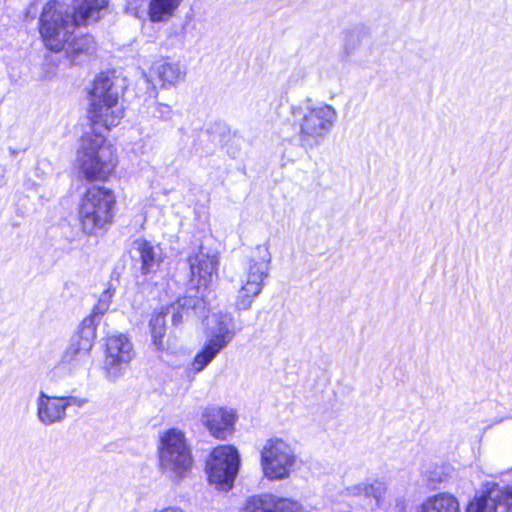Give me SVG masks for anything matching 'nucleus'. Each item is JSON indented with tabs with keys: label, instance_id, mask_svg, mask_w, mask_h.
Returning a JSON list of instances; mask_svg holds the SVG:
<instances>
[{
	"label": "nucleus",
	"instance_id": "obj_22",
	"mask_svg": "<svg viewBox=\"0 0 512 512\" xmlns=\"http://www.w3.org/2000/svg\"><path fill=\"white\" fill-rule=\"evenodd\" d=\"M183 0H150L148 17L153 23L167 22L180 7Z\"/></svg>",
	"mask_w": 512,
	"mask_h": 512
},
{
	"label": "nucleus",
	"instance_id": "obj_28",
	"mask_svg": "<svg viewBox=\"0 0 512 512\" xmlns=\"http://www.w3.org/2000/svg\"><path fill=\"white\" fill-rule=\"evenodd\" d=\"M408 503L404 497H398L395 499V509L396 512H405L407 509Z\"/></svg>",
	"mask_w": 512,
	"mask_h": 512
},
{
	"label": "nucleus",
	"instance_id": "obj_30",
	"mask_svg": "<svg viewBox=\"0 0 512 512\" xmlns=\"http://www.w3.org/2000/svg\"><path fill=\"white\" fill-rule=\"evenodd\" d=\"M154 512H183L180 508H176V507H167V508H164L162 510H159V511H154Z\"/></svg>",
	"mask_w": 512,
	"mask_h": 512
},
{
	"label": "nucleus",
	"instance_id": "obj_19",
	"mask_svg": "<svg viewBox=\"0 0 512 512\" xmlns=\"http://www.w3.org/2000/svg\"><path fill=\"white\" fill-rule=\"evenodd\" d=\"M152 69L163 89L176 87L186 76L185 67L179 62H159Z\"/></svg>",
	"mask_w": 512,
	"mask_h": 512
},
{
	"label": "nucleus",
	"instance_id": "obj_21",
	"mask_svg": "<svg viewBox=\"0 0 512 512\" xmlns=\"http://www.w3.org/2000/svg\"><path fill=\"white\" fill-rule=\"evenodd\" d=\"M139 74L141 75V80L138 85L144 86L146 89L147 99L153 101L154 107L151 112L152 116L158 118L163 121H169L172 119L173 110L172 108L164 103L155 102L158 97V89L157 87L150 81L147 74L138 69Z\"/></svg>",
	"mask_w": 512,
	"mask_h": 512
},
{
	"label": "nucleus",
	"instance_id": "obj_32",
	"mask_svg": "<svg viewBox=\"0 0 512 512\" xmlns=\"http://www.w3.org/2000/svg\"><path fill=\"white\" fill-rule=\"evenodd\" d=\"M9 153H10V155H11L12 157H14V156H16V155L19 153V151H18V150H16V149H14V148H11V147H10V148H9Z\"/></svg>",
	"mask_w": 512,
	"mask_h": 512
},
{
	"label": "nucleus",
	"instance_id": "obj_8",
	"mask_svg": "<svg viewBox=\"0 0 512 512\" xmlns=\"http://www.w3.org/2000/svg\"><path fill=\"white\" fill-rule=\"evenodd\" d=\"M260 455L262 472L269 480L288 478L296 463L293 448L281 438L268 439L263 445Z\"/></svg>",
	"mask_w": 512,
	"mask_h": 512
},
{
	"label": "nucleus",
	"instance_id": "obj_10",
	"mask_svg": "<svg viewBox=\"0 0 512 512\" xmlns=\"http://www.w3.org/2000/svg\"><path fill=\"white\" fill-rule=\"evenodd\" d=\"M240 466V455L230 445H221L213 449L206 463L208 480L221 490L232 488Z\"/></svg>",
	"mask_w": 512,
	"mask_h": 512
},
{
	"label": "nucleus",
	"instance_id": "obj_26",
	"mask_svg": "<svg viewBox=\"0 0 512 512\" xmlns=\"http://www.w3.org/2000/svg\"><path fill=\"white\" fill-rule=\"evenodd\" d=\"M59 400L62 402V405H64V410L67 413V409L70 406H76L78 408L84 407L88 403L87 398L69 395V396H59Z\"/></svg>",
	"mask_w": 512,
	"mask_h": 512
},
{
	"label": "nucleus",
	"instance_id": "obj_2",
	"mask_svg": "<svg viewBox=\"0 0 512 512\" xmlns=\"http://www.w3.org/2000/svg\"><path fill=\"white\" fill-rule=\"evenodd\" d=\"M106 5V0H74V13L68 14L56 9L55 2H48L40 17V34L46 47L61 51L75 27L99 20Z\"/></svg>",
	"mask_w": 512,
	"mask_h": 512
},
{
	"label": "nucleus",
	"instance_id": "obj_6",
	"mask_svg": "<svg viewBox=\"0 0 512 512\" xmlns=\"http://www.w3.org/2000/svg\"><path fill=\"white\" fill-rule=\"evenodd\" d=\"M237 333L235 321L230 313H217L211 316L206 328V342L192 362V369L199 373L225 349Z\"/></svg>",
	"mask_w": 512,
	"mask_h": 512
},
{
	"label": "nucleus",
	"instance_id": "obj_1",
	"mask_svg": "<svg viewBox=\"0 0 512 512\" xmlns=\"http://www.w3.org/2000/svg\"><path fill=\"white\" fill-rule=\"evenodd\" d=\"M126 87V79L119 77L115 70L101 73L94 81L88 111L93 131L81 138L77 152L79 171L89 182L106 181L116 168L113 147L107 143L102 131L116 126L123 117L124 111L118 107V99Z\"/></svg>",
	"mask_w": 512,
	"mask_h": 512
},
{
	"label": "nucleus",
	"instance_id": "obj_4",
	"mask_svg": "<svg viewBox=\"0 0 512 512\" xmlns=\"http://www.w3.org/2000/svg\"><path fill=\"white\" fill-rule=\"evenodd\" d=\"M271 260L272 255L268 242L255 247L239 276V287L234 303L236 310H249L256 298L262 293L265 280L270 275Z\"/></svg>",
	"mask_w": 512,
	"mask_h": 512
},
{
	"label": "nucleus",
	"instance_id": "obj_14",
	"mask_svg": "<svg viewBox=\"0 0 512 512\" xmlns=\"http://www.w3.org/2000/svg\"><path fill=\"white\" fill-rule=\"evenodd\" d=\"M240 512H304V510L295 500L263 494L248 498Z\"/></svg>",
	"mask_w": 512,
	"mask_h": 512
},
{
	"label": "nucleus",
	"instance_id": "obj_3",
	"mask_svg": "<svg viewBox=\"0 0 512 512\" xmlns=\"http://www.w3.org/2000/svg\"><path fill=\"white\" fill-rule=\"evenodd\" d=\"M292 122L298 127V141L301 147L312 149L319 146L334 128L338 112L330 104H313L308 99L304 106L291 105Z\"/></svg>",
	"mask_w": 512,
	"mask_h": 512
},
{
	"label": "nucleus",
	"instance_id": "obj_18",
	"mask_svg": "<svg viewBox=\"0 0 512 512\" xmlns=\"http://www.w3.org/2000/svg\"><path fill=\"white\" fill-rule=\"evenodd\" d=\"M133 246L139 255L142 274L156 272L163 260L160 246L146 240H136Z\"/></svg>",
	"mask_w": 512,
	"mask_h": 512
},
{
	"label": "nucleus",
	"instance_id": "obj_16",
	"mask_svg": "<svg viewBox=\"0 0 512 512\" xmlns=\"http://www.w3.org/2000/svg\"><path fill=\"white\" fill-rule=\"evenodd\" d=\"M188 261L192 280H196L199 286L206 289L212 283L214 277L217 276L218 257L200 251L194 256H190Z\"/></svg>",
	"mask_w": 512,
	"mask_h": 512
},
{
	"label": "nucleus",
	"instance_id": "obj_27",
	"mask_svg": "<svg viewBox=\"0 0 512 512\" xmlns=\"http://www.w3.org/2000/svg\"><path fill=\"white\" fill-rule=\"evenodd\" d=\"M364 487H366V482L352 486L348 488L349 494L352 496H366V489L364 490Z\"/></svg>",
	"mask_w": 512,
	"mask_h": 512
},
{
	"label": "nucleus",
	"instance_id": "obj_23",
	"mask_svg": "<svg viewBox=\"0 0 512 512\" xmlns=\"http://www.w3.org/2000/svg\"><path fill=\"white\" fill-rule=\"evenodd\" d=\"M73 31L69 34L67 41L64 46L67 44V54L71 57V61L74 62L76 56L80 53H88L94 48V40L91 35H82L79 37L73 38L69 41L72 36Z\"/></svg>",
	"mask_w": 512,
	"mask_h": 512
},
{
	"label": "nucleus",
	"instance_id": "obj_31",
	"mask_svg": "<svg viewBox=\"0 0 512 512\" xmlns=\"http://www.w3.org/2000/svg\"><path fill=\"white\" fill-rule=\"evenodd\" d=\"M119 276H120V273H119V272H117V270H114V271L112 272V275H111V277H112V281H113V280H118Z\"/></svg>",
	"mask_w": 512,
	"mask_h": 512
},
{
	"label": "nucleus",
	"instance_id": "obj_13",
	"mask_svg": "<svg viewBox=\"0 0 512 512\" xmlns=\"http://www.w3.org/2000/svg\"><path fill=\"white\" fill-rule=\"evenodd\" d=\"M128 339L124 335L111 336L107 339V350L104 361L106 377L115 382L125 372L128 350L125 349Z\"/></svg>",
	"mask_w": 512,
	"mask_h": 512
},
{
	"label": "nucleus",
	"instance_id": "obj_7",
	"mask_svg": "<svg viewBox=\"0 0 512 512\" xmlns=\"http://www.w3.org/2000/svg\"><path fill=\"white\" fill-rule=\"evenodd\" d=\"M114 204L115 196L111 190L99 186L89 188L79 209L83 232L91 235L109 224Z\"/></svg>",
	"mask_w": 512,
	"mask_h": 512
},
{
	"label": "nucleus",
	"instance_id": "obj_9",
	"mask_svg": "<svg viewBox=\"0 0 512 512\" xmlns=\"http://www.w3.org/2000/svg\"><path fill=\"white\" fill-rule=\"evenodd\" d=\"M159 459L164 471L181 477L192 465L191 451L184 434L177 429H169L161 437Z\"/></svg>",
	"mask_w": 512,
	"mask_h": 512
},
{
	"label": "nucleus",
	"instance_id": "obj_24",
	"mask_svg": "<svg viewBox=\"0 0 512 512\" xmlns=\"http://www.w3.org/2000/svg\"><path fill=\"white\" fill-rule=\"evenodd\" d=\"M112 285L107 288L99 297L97 304L93 307L92 313L86 318H91L93 321V328L96 330L97 325L101 319V316L108 310L111 302V298L114 293Z\"/></svg>",
	"mask_w": 512,
	"mask_h": 512
},
{
	"label": "nucleus",
	"instance_id": "obj_11",
	"mask_svg": "<svg viewBox=\"0 0 512 512\" xmlns=\"http://www.w3.org/2000/svg\"><path fill=\"white\" fill-rule=\"evenodd\" d=\"M190 311L197 317H206V304L201 297L185 296L177 300L176 303L167 307L166 312L156 314L150 321L151 335L153 344L157 350H165L166 346L163 342L165 335V316L172 314V322L178 325L183 320V314L189 315Z\"/></svg>",
	"mask_w": 512,
	"mask_h": 512
},
{
	"label": "nucleus",
	"instance_id": "obj_17",
	"mask_svg": "<svg viewBox=\"0 0 512 512\" xmlns=\"http://www.w3.org/2000/svg\"><path fill=\"white\" fill-rule=\"evenodd\" d=\"M37 419L44 426H52L63 422L67 413L64 405L59 400V396H50L43 391L39 392L36 400Z\"/></svg>",
	"mask_w": 512,
	"mask_h": 512
},
{
	"label": "nucleus",
	"instance_id": "obj_5",
	"mask_svg": "<svg viewBox=\"0 0 512 512\" xmlns=\"http://www.w3.org/2000/svg\"><path fill=\"white\" fill-rule=\"evenodd\" d=\"M96 330L91 318H84L79 330L70 338L58 364L51 371L52 379L61 376H75L90 361Z\"/></svg>",
	"mask_w": 512,
	"mask_h": 512
},
{
	"label": "nucleus",
	"instance_id": "obj_15",
	"mask_svg": "<svg viewBox=\"0 0 512 512\" xmlns=\"http://www.w3.org/2000/svg\"><path fill=\"white\" fill-rule=\"evenodd\" d=\"M201 420L213 437L223 440L233 433L236 415L233 410L208 407L204 410Z\"/></svg>",
	"mask_w": 512,
	"mask_h": 512
},
{
	"label": "nucleus",
	"instance_id": "obj_25",
	"mask_svg": "<svg viewBox=\"0 0 512 512\" xmlns=\"http://www.w3.org/2000/svg\"><path fill=\"white\" fill-rule=\"evenodd\" d=\"M365 489V497H372L373 499L376 500L377 503H379L386 491V486L383 482L379 480H374L372 482H366V487H364V490Z\"/></svg>",
	"mask_w": 512,
	"mask_h": 512
},
{
	"label": "nucleus",
	"instance_id": "obj_20",
	"mask_svg": "<svg viewBox=\"0 0 512 512\" xmlns=\"http://www.w3.org/2000/svg\"><path fill=\"white\" fill-rule=\"evenodd\" d=\"M416 512H461L456 497L448 493H438L427 497Z\"/></svg>",
	"mask_w": 512,
	"mask_h": 512
},
{
	"label": "nucleus",
	"instance_id": "obj_29",
	"mask_svg": "<svg viewBox=\"0 0 512 512\" xmlns=\"http://www.w3.org/2000/svg\"><path fill=\"white\" fill-rule=\"evenodd\" d=\"M5 173H6L5 167L0 165V187L4 186L6 183Z\"/></svg>",
	"mask_w": 512,
	"mask_h": 512
},
{
	"label": "nucleus",
	"instance_id": "obj_12",
	"mask_svg": "<svg viewBox=\"0 0 512 512\" xmlns=\"http://www.w3.org/2000/svg\"><path fill=\"white\" fill-rule=\"evenodd\" d=\"M465 512H512V483L488 484L468 502Z\"/></svg>",
	"mask_w": 512,
	"mask_h": 512
}]
</instances>
